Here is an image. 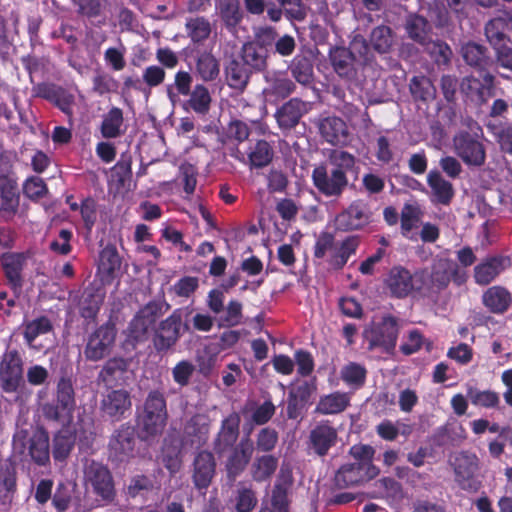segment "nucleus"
Returning a JSON list of instances; mask_svg holds the SVG:
<instances>
[{"label": "nucleus", "mask_w": 512, "mask_h": 512, "mask_svg": "<svg viewBox=\"0 0 512 512\" xmlns=\"http://www.w3.org/2000/svg\"><path fill=\"white\" fill-rule=\"evenodd\" d=\"M511 21L509 13H503L491 19L485 26V34L493 47L503 44L506 38L505 31Z\"/></svg>", "instance_id": "36"}, {"label": "nucleus", "mask_w": 512, "mask_h": 512, "mask_svg": "<svg viewBox=\"0 0 512 512\" xmlns=\"http://www.w3.org/2000/svg\"><path fill=\"white\" fill-rule=\"evenodd\" d=\"M212 98L207 87L202 84L194 86L189 93L186 104L198 114H206L210 109Z\"/></svg>", "instance_id": "44"}, {"label": "nucleus", "mask_w": 512, "mask_h": 512, "mask_svg": "<svg viewBox=\"0 0 512 512\" xmlns=\"http://www.w3.org/2000/svg\"><path fill=\"white\" fill-rule=\"evenodd\" d=\"M126 131L123 110L118 107H111L102 115L100 132L105 139H115L122 136Z\"/></svg>", "instance_id": "22"}, {"label": "nucleus", "mask_w": 512, "mask_h": 512, "mask_svg": "<svg viewBox=\"0 0 512 512\" xmlns=\"http://www.w3.org/2000/svg\"><path fill=\"white\" fill-rule=\"evenodd\" d=\"M24 438L22 433L17 434L13 440L14 448L16 450L21 449V453L27 449L28 456L37 465L44 466L48 464L50 461L48 433L43 429H37L26 441H24Z\"/></svg>", "instance_id": "5"}, {"label": "nucleus", "mask_w": 512, "mask_h": 512, "mask_svg": "<svg viewBox=\"0 0 512 512\" xmlns=\"http://www.w3.org/2000/svg\"><path fill=\"white\" fill-rule=\"evenodd\" d=\"M131 407L129 393L119 389L109 392L102 400L101 408L110 417L119 418Z\"/></svg>", "instance_id": "23"}, {"label": "nucleus", "mask_w": 512, "mask_h": 512, "mask_svg": "<svg viewBox=\"0 0 512 512\" xmlns=\"http://www.w3.org/2000/svg\"><path fill=\"white\" fill-rule=\"evenodd\" d=\"M195 73L204 82H211L220 74V62L211 51H202L195 58Z\"/></svg>", "instance_id": "28"}, {"label": "nucleus", "mask_w": 512, "mask_h": 512, "mask_svg": "<svg viewBox=\"0 0 512 512\" xmlns=\"http://www.w3.org/2000/svg\"><path fill=\"white\" fill-rule=\"evenodd\" d=\"M460 90L468 98L473 101L484 102L485 101V89L483 83L473 77H464L460 83Z\"/></svg>", "instance_id": "54"}, {"label": "nucleus", "mask_w": 512, "mask_h": 512, "mask_svg": "<svg viewBox=\"0 0 512 512\" xmlns=\"http://www.w3.org/2000/svg\"><path fill=\"white\" fill-rule=\"evenodd\" d=\"M247 155L252 168H262L270 164L274 151L269 142L258 140L250 146Z\"/></svg>", "instance_id": "39"}, {"label": "nucleus", "mask_w": 512, "mask_h": 512, "mask_svg": "<svg viewBox=\"0 0 512 512\" xmlns=\"http://www.w3.org/2000/svg\"><path fill=\"white\" fill-rule=\"evenodd\" d=\"M51 329L50 320L46 317H40L25 326L24 338L31 345L38 336L48 333Z\"/></svg>", "instance_id": "57"}, {"label": "nucleus", "mask_w": 512, "mask_h": 512, "mask_svg": "<svg viewBox=\"0 0 512 512\" xmlns=\"http://www.w3.org/2000/svg\"><path fill=\"white\" fill-rule=\"evenodd\" d=\"M329 163L333 166V170H338L344 175L350 171L355 165V157L343 150H332L328 157Z\"/></svg>", "instance_id": "56"}, {"label": "nucleus", "mask_w": 512, "mask_h": 512, "mask_svg": "<svg viewBox=\"0 0 512 512\" xmlns=\"http://www.w3.org/2000/svg\"><path fill=\"white\" fill-rule=\"evenodd\" d=\"M330 61L335 72L341 77H352L354 74V55L349 49L335 47L330 50Z\"/></svg>", "instance_id": "30"}, {"label": "nucleus", "mask_w": 512, "mask_h": 512, "mask_svg": "<svg viewBox=\"0 0 512 512\" xmlns=\"http://www.w3.org/2000/svg\"><path fill=\"white\" fill-rule=\"evenodd\" d=\"M371 222L369 206L362 200H356L336 216L335 226L338 230L354 231L363 229Z\"/></svg>", "instance_id": "8"}, {"label": "nucleus", "mask_w": 512, "mask_h": 512, "mask_svg": "<svg viewBox=\"0 0 512 512\" xmlns=\"http://www.w3.org/2000/svg\"><path fill=\"white\" fill-rule=\"evenodd\" d=\"M127 369V362L122 358L110 359L102 368L99 377L106 383L116 379L118 375L125 372Z\"/></svg>", "instance_id": "62"}, {"label": "nucleus", "mask_w": 512, "mask_h": 512, "mask_svg": "<svg viewBox=\"0 0 512 512\" xmlns=\"http://www.w3.org/2000/svg\"><path fill=\"white\" fill-rule=\"evenodd\" d=\"M484 307L493 314H504L512 304V294L503 286L486 289L481 297Z\"/></svg>", "instance_id": "20"}, {"label": "nucleus", "mask_w": 512, "mask_h": 512, "mask_svg": "<svg viewBox=\"0 0 512 512\" xmlns=\"http://www.w3.org/2000/svg\"><path fill=\"white\" fill-rule=\"evenodd\" d=\"M24 195L33 200H39L48 193V188L44 180L38 176L27 178L23 184Z\"/></svg>", "instance_id": "59"}, {"label": "nucleus", "mask_w": 512, "mask_h": 512, "mask_svg": "<svg viewBox=\"0 0 512 512\" xmlns=\"http://www.w3.org/2000/svg\"><path fill=\"white\" fill-rule=\"evenodd\" d=\"M455 153L467 165L481 166L485 162V149L483 144L477 141L467 132H461L453 138Z\"/></svg>", "instance_id": "10"}, {"label": "nucleus", "mask_w": 512, "mask_h": 512, "mask_svg": "<svg viewBox=\"0 0 512 512\" xmlns=\"http://www.w3.org/2000/svg\"><path fill=\"white\" fill-rule=\"evenodd\" d=\"M167 414L144 413L141 425L147 436L161 433L166 425Z\"/></svg>", "instance_id": "61"}, {"label": "nucleus", "mask_w": 512, "mask_h": 512, "mask_svg": "<svg viewBox=\"0 0 512 512\" xmlns=\"http://www.w3.org/2000/svg\"><path fill=\"white\" fill-rule=\"evenodd\" d=\"M253 443L250 439H243L229 457L226 467L229 476L235 478L247 466L253 454Z\"/></svg>", "instance_id": "26"}, {"label": "nucleus", "mask_w": 512, "mask_h": 512, "mask_svg": "<svg viewBox=\"0 0 512 512\" xmlns=\"http://www.w3.org/2000/svg\"><path fill=\"white\" fill-rule=\"evenodd\" d=\"M16 490V472L9 464L0 465V497L10 499Z\"/></svg>", "instance_id": "52"}, {"label": "nucleus", "mask_w": 512, "mask_h": 512, "mask_svg": "<svg viewBox=\"0 0 512 512\" xmlns=\"http://www.w3.org/2000/svg\"><path fill=\"white\" fill-rule=\"evenodd\" d=\"M23 376L22 359L16 351L3 355L0 362V382L7 393L17 391Z\"/></svg>", "instance_id": "11"}, {"label": "nucleus", "mask_w": 512, "mask_h": 512, "mask_svg": "<svg viewBox=\"0 0 512 512\" xmlns=\"http://www.w3.org/2000/svg\"><path fill=\"white\" fill-rule=\"evenodd\" d=\"M359 246V237L349 236L342 241L337 253L334 256V265L338 268L343 267L348 261L349 257L356 252Z\"/></svg>", "instance_id": "58"}, {"label": "nucleus", "mask_w": 512, "mask_h": 512, "mask_svg": "<svg viewBox=\"0 0 512 512\" xmlns=\"http://www.w3.org/2000/svg\"><path fill=\"white\" fill-rule=\"evenodd\" d=\"M241 57L244 64L252 70L261 71L267 66V52L255 42H248L243 45Z\"/></svg>", "instance_id": "37"}, {"label": "nucleus", "mask_w": 512, "mask_h": 512, "mask_svg": "<svg viewBox=\"0 0 512 512\" xmlns=\"http://www.w3.org/2000/svg\"><path fill=\"white\" fill-rule=\"evenodd\" d=\"M506 259L503 257H491L476 265L474 279L478 285L490 284L505 268Z\"/></svg>", "instance_id": "25"}, {"label": "nucleus", "mask_w": 512, "mask_h": 512, "mask_svg": "<svg viewBox=\"0 0 512 512\" xmlns=\"http://www.w3.org/2000/svg\"><path fill=\"white\" fill-rule=\"evenodd\" d=\"M240 417L236 413L230 414L223 420L221 430L218 434L217 446L219 450H223L227 446H231L237 439L239 430Z\"/></svg>", "instance_id": "42"}, {"label": "nucleus", "mask_w": 512, "mask_h": 512, "mask_svg": "<svg viewBox=\"0 0 512 512\" xmlns=\"http://www.w3.org/2000/svg\"><path fill=\"white\" fill-rule=\"evenodd\" d=\"M336 484L341 487H350L365 482L362 464H345L337 472L335 476Z\"/></svg>", "instance_id": "40"}, {"label": "nucleus", "mask_w": 512, "mask_h": 512, "mask_svg": "<svg viewBox=\"0 0 512 512\" xmlns=\"http://www.w3.org/2000/svg\"><path fill=\"white\" fill-rule=\"evenodd\" d=\"M422 45L425 46V50L437 64H448L450 62L452 51L446 43L429 40Z\"/></svg>", "instance_id": "55"}, {"label": "nucleus", "mask_w": 512, "mask_h": 512, "mask_svg": "<svg viewBox=\"0 0 512 512\" xmlns=\"http://www.w3.org/2000/svg\"><path fill=\"white\" fill-rule=\"evenodd\" d=\"M158 307L154 303L144 306L133 318L128 327V337L134 342H143L157 319Z\"/></svg>", "instance_id": "14"}, {"label": "nucleus", "mask_w": 512, "mask_h": 512, "mask_svg": "<svg viewBox=\"0 0 512 512\" xmlns=\"http://www.w3.org/2000/svg\"><path fill=\"white\" fill-rule=\"evenodd\" d=\"M104 300V292L101 288L88 287L84 290L79 309L85 319H94Z\"/></svg>", "instance_id": "29"}, {"label": "nucleus", "mask_w": 512, "mask_h": 512, "mask_svg": "<svg viewBox=\"0 0 512 512\" xmlns=\"http://www.w3.org/2000/svg\"><path fill=\"white\" fill-rule=\"evenodd\" d=\"M427 182L432 190L435 201L447 205L453 198L454 190L452 184L445 180L437 171L429 172Z\"/></svg>", "instance_id": "31"}, {"label": "nucleus", "mask_w": 512, "mask_h": 512, "mask_svg": "<svg viewBox=\"0 0 512 512\" xmlns=\"http://www.w3.org/2000/svg\"><path fill=\"white\" fill-rule=\"evenodd\" d=\"M293 78L301 85H309L313 81V64L307 57H295L289 66Z\"/></svg>", "instance_id": "46"}, {"label": "nucleus", "mask_w": 512, "mask_h": 512, "mask_svg": "<svg viewBox=\"0 0 512 512\" xmlns=\"http://www.w3.org/2000/svg\"><path fill=\"white\" fill-rule=\"evenodd\" d=\"M409 86L411 94L417 100L430 101L436 96V88L434 84L425 76L413 77Z\"/></svg>", "instance_id": "47"}, {"label": "nucleus", "mask_w": 512, "mask_h": 512, "mask_svg": "<svg viewBox=\"0 0 512 512\" xmlns=\"http://www.w3.org/2000/svg\"><path fill=\"white\" fill-rule=\"evenodd\" d=\"M337 440L336 429L328 421L318 423L309 434V447L319 456H325Z\"/></svg>", "instance_id": "18"}, {"label": "nucleus", "mask_w": 512, "mask_h": 512, "mask_svg": "<svg viewBox=\"0 0 512 512\" xmlns=\"http://www.w3.org/2000/svg\"><path fill=\"white\" fill-rule=\"evenodd\" d=\"M216 462L213 454L208 451H200L193 461L192 479L199 490L207 489L215 475Z\"/></svg>", "instance_id": "16"}, {"label": "nucleus", "mask_w": 512, "mask_h": 512, "mask_svg": "<svg viewBox=\"0 0 512 512\" xmlns=\"http://www.w3.org/2000/svg\"><path fill=\"white\" fill-rule=\"evenodd\" d=\"M350 403V396L344 392H334L320 398L316 412L323 415L337 414L344 411Z\"/></svg>", "instance_id": "32"}, {"label": "nucleus", "mask_w": 512, "mask_h": 512, "mask_svg": "<svg viewBox=\"0 0 512 512\" xmlns=\"http://www.w3.org/2000/svg\"><path fill=\"white\" fill-rule=\"evenodd\" d=\"M321 136L332 145H343L348 141V127L345 121L336 116H329L319 123Z\"/></svg>", "instance_id": "21"}, {"label": "nucleus", "mask_w": 512, "mask_h": 512, "mask_svg": "<svg viewBox=\"0 0 512 512\" xmlns=\"http://www.w3.org/2000/svg\"><path fill=\"white\" fill-rule=\"evenodd\" d=\"M25 262L23 254L9 253L2 256V265L6 277L13 289H19L22 285L21 271Z\"/></svg>", "instance_id": "33"}, {"label": "nucleus", "mask_w": 512, "mask_h": 512, "mask_svg": "<svg viewBox=\"0 0 512 512\" xmlns=\"http://www.w3.org/2000/svg\"><path fill=\"white\" fill-rule=\"evenodd\" d=\"M182 329V311L175 310L167 319L161 322L155 346L158 350H167L178 340Z\"/></svg>", "instance_id": "15"}, {"label": "nucleus", "mask_w": 512, "mask_h": 512, "mask_svg": "<svg viewBox=\"0 0 512 512\" xmlns=\"http://www.w3.org/2000/svg\"><path fill=\"white\" fill-rule=\"evenodd\" d=\"M137 438L134 428L122 426L113 435L109 447L111 454L119 461H124L135 454Z\"/></svg>", "instance_id": "17"}, {"label": "nucleus", "mask_w": 512, "mask_h": 512, "mask_svg": "<svg viewBox=\"0 0 512 512\" xmlns=\"http://www.w3.org/2000/svg\"><path fill=\"white\" fill-rule=\"evenodd\" d=\"M342 380L350 387L359 388L361 387L366 378V369L355 362H351L345 365L341 369Z\"/></svg>", "instance_id": "50"}, {"label": "nucleus", "mask_w": 512, "mask_h": 512, "mask_svg": "<svg viewBox=\"0 0 512 512\" xmlns=\"http://www.w3.org/2000/svg\"><path fill=\"white\" fill-rule=\"evenodd\" d=\"M421 212L417 206L405 204L401 211V232L402 235L410 240L415 238L410 235L411 231L417 227L420 221Z\"/></svg>", "instance_id": "48"}, {"label": "nucleus", "mask_w": 512, "mask_h": 512, "mask_svg": "<svg viewBox=\"0 0 512 512\" xmlns=\"http://www.w3.org/2000/svg\"><path fill=\"white\" fill-rule=\"evenodd\" d=\"M461 54L470 66L480 67L485 61V48L473 42L464 44L461 48Z\"/></svg>", "instance_id": "60"}, {"label": "nucleus", "mask_w": 512, "mask_h": 512, "mask_svg": "<svg viewBox=\"0 0 512 512\" xmlns=\"http://www.w3.org/2000/svg\"><path fill=\"white\" fill-rule=\"evenodd\" d=\"M120 266L117 252L113 248H105L99 255V271L106 275L112 274Z\"/></svg>", "instance_id": "63"}, {"label": "nucleus", "mask_w": 512, "mask_h": 512, "mask_svg": "<svg viewBox=\"0 0 512 512\" xmlns=\"http://www.w3.org/2000/svg\"><path fill=\"white\" fill-rule=\"evenodd\" d=\"M278 2L290 22H302L306 19L309 7L302 0H278Z\"/></svg>", "instance_id": "51"}, {"label": "nucleus", "mask_w": 512, "mask_h": 512, "mask_svg": "<svg viewBox=\"0 0 512 512\" xmlns=\"http://www.w3.org/2000/svg\"><path fill=\"white\" fill-rule=\"evenodd\" d=\"M116 329L111 323H106L92 332L87 339L84 349L86 359L99 361L108 356L115 343Z\"/></svg>", "instance_id": "6"}, {"label": "nucleus", "mask_w": 512, "mask_h": 512, "mask_svg": "<svg viewBox=\"0 0 512 512\" xmlns=\"http://www.w3.org/2000/svg\"><path fill=\"white\" fill-rule=\"evenodd\" d=\"M162 461L170 473H177L182 465L181 442L176 437L165 439L162 449Z\"/></svg>", "instance_id": "35"}, {"label": "nucleus", "mask_w": 512, "mask_h": 512, "mask_svg": "<svg viewBox=\"0 0 512 512\" xmlns=\"http://www.w3.org/2000/svg\"><path fill=\"white\" fill-rule=\"evenodd\" d=\"M192 76L187 71H178L174 82L166 85V94L170 102L175 105L181 96H188L191 92Z\"/></svg>", "instance_id": "38"}, {"label": "nucleus", "mask_w": 512, "mask_h": 512, "mask_svg": "<svg viewBox=\"0 0 512 512\" xmlns=\"http://www.w3.org/2000/svg\"><path fill=\"white\" fill-rule=\"evenodd\" d=\"M213 31L211 21L205 16H190L185 20V32L193 44H203Z\"/></svg>", "instance_id": "24"}, {"label": "nucleus", "mask_w": 512, "mask_h": 512, "mask_svg": "<svg viewBox=\"0 0 512 512\" xmlns=\"http://www.w3.org/2000/svg\"><path fill=\"white\" fill-rule=\"evenodd\" d=\"M467 397L474 406L485 409H496L500 406V396L492 390H479L468 387Z\"/></svg>", "instance_id": "43"}, {"label": "nucleus", "mask_w": 512, "mask_h": 512, "mask_svg": "<svg viewBox=\"0 0 512 512\" xmlns=\"http://www.w3.org/2000/svg\"><path fill=\"white\" fill-rule=\"evenodd\" d=\"M250 78V72L238 61L233 60L226 68L228 85L236 90L243 91Z\"/></svg>", "instance_id": "45"}, {"label": "nucleus", "mask_w": 512, "mask_h": 512, "mask_svg": "<svg viewBox=\"0 0 512 512\" xmlns=\"http://www.w3.org/2000/svg\"><path fill=\"white\" fill-rule=\"evenodd\" d=\"M406 31L411 39L424 44L427 41L428 22L422 16L412 15L409 16L406 25Z\"/></svg>", "instance_id": "49"}, {"label": "nucleus", "mask_w": 512, "mask_h": 512, "mask_svg": "<svg viewBox=\"0 0 512 512\" xmlns=\"http://www.w3.org/2000/svg\"><path fill=\"white\" fill-rule=\"evenodd\" d=\"M83 483L86 493L93 494L101 505L112 503L116 497L114 480L109 469L100 462L85 460Z\"/></svg>", "instance_id": "1"}, {"label": "nucleus", "mask_w": 512, "mask_h": 512, "mask_svg": "<svg viewBox=\"0 0 512 512\" xmlns=\"http://www.w3.org/2000/svg\"><path fill=\"white\" fill-rule=\"evenodd\" d=\"M264 80L265 86L261 93L264 104H276L290 96L296 89L294 82L281 71L267 72Z\"/></svg>", "instance_id": "9"}, {"label": "nucleus", "mask_w": 512, "mask_h": 512, "mask_svg": "<svg viewBox=\"0 0 512 512\" xmlns=\"http://www.w3.org/2000/svg\"><path fill=\"white\" fill-rule=\"evenodd\" d=\"M450 463L458 485L464 490L477 491L480 487V481L477 479L480 462L477 455L461 451L451 457Z\"/></svg>", "instance_id": "2"}, {"label": "nucleus", "mask_w": 512, "mask_h": 512, "mask_svg": "<svg viewBox=\"0 0 512 512\" xmlns=\"http://www.w3.org/2000/svg\"><path fill=\"white\" fill-rule=\"evenodd\" d=\"M309 109V103L299 98H292L280 106L274 116L281 130L290 131L298 125Z\"/></svg>", "instance_id": "12"}, {"label": "nucleus", "mask_w": 512, "mask_h": 512, "mask_svg": "<svg viewBox=\"0 0 512 512\" xmlns=\"http://www.w3.org/2000/svg\"><path fill=\"white\" fill-rule=\"evenodd\" d=\"M312 180L316 189L326 197H340L348 186V177L344 173L325 165H318L312 171Z\"/></svg>", "instance_id": "7"}, {"label": "nucleus", "mask_w": 512, "mask_h": 512, "mask_svg": "<svg viewBox=\"0 0 512 512\" xmlns=\"http://www.w3.org/2000/svg\"><path fill=\"white\" fill-rule=\"evenodd\" d=\"M278 467V459L272 455L255 458L251 465V476L256 482H263L274 474Z\"/></svg>", "instance_id": "41"}, {"label": "nucleus", "mask_w": 512, "mask_h": 512, "mask_svg": "<svg viewBox=\"0 0 512 512\" xmlns=\"http://www.w3.org/2000/svg\"><path fill=\"white\" fill-rule=\"evenodd\" d=\"M398 333L397 319L392 316H385L381 322L373 323L365 329L364 338L368 342L370 350L382 347L384 351L389 352L396 346Z\"/></svg>", "instance_id": "3"}, {"label": "nucleus", "mask_w": 512, "mask_h": 512, "mask_svg": "<svg viewBox=\"0 0 512 512\" xmlns=\"http://www.w3.org/2000/svg\"><path fill=\"white\" fill-rule=\"evenodd\" d=\"M370 43L377 52H388L393 43L391 29L387 26L374 28L370 35Z\"/></svg>", "instance_id": "53"}, {"label": "nucleus", "mask_w": 512, "mask_h": 512, "mask_svg": "<svg viewBox=\"0 0 512 512\" xmlns=\"http://www.w3.org/2000/svg\"><path fill=\"white\" fill-rule=\"evenodd\" d=\"M215 13L229 32H236L237 26L244 18L239 0H214Z\"/></svg>", "instance_id": "19"}, {"label": "nucleus", "mask_w": 512, "mask_h": 512, "mask_svg": "<svg viewBox=\"0 0 512 512\" xmlns=\"http://www.w3.org/2000/svg\"><path fill=\"white\" fill-rule=\"evenodd\" d=\"M419 277L427 281L428 289L442 290L448 286L451 278L460 285L464 279L459 275L457 264L447 258H438L433 261L431 270H423Z\"/></svg>", "instance_id": "4"}, {"label": "nucleus", "mask_w": 512, "mask_h": 512, "mask_svg": "<svg viewBox=\"0 0 512 512\" xmlns=\"http://www.w3.org/2000/svg\"><path fill=\"white\" fill-rule=\"evenodd\" d=\"M386 284L396 297H405L413 290L412 275L403 267H393L388 275Z\"/></svg>", "instance_id": "27"}, {"label": "nucleus", "mask_w": 512, "mask_h": 512, "mask_svg": "<svg viewBox=\"0 0 512 512\" xmlns=\"http://www.w3.org/2000/svg\"><path fill=\"white\" fill-rule=\"evenodd\" d=\"M210 420L205 414H196L191 417L184 427V434L191 437V445L201 444L209 432Z\"/></svg>", "instance_id": "34"}, {"label": "nucleus", "mask_w": 512, "mask_h": 512, "mask_svg": "<svg viewBox=\"0 0 512 512\" xmlns=\"http://www.w3.org/2000/svg\"><path fill=\"white\" fill-rule=\"evenodd\" d=\"M291 483L290 470L282 467L272 490L270 504H262L258 512H289L288 488Z\"/></svg>", "instance_id": "13"}, {"label": "nucleus", "mask_w": 512, "mask_h": 512, "mask_svg": "<svg viewBox=\"0 0 512 512\" xmlns=\"http://www.w3.org/2000/svg\"><path fill=\"white\" fill-rule=\"evenodd\" d=\"M506 444L512 446V429L509 427H503L498 438L489 443L490 455L494 458H499L503 454Z\"/></svg>", "instance_id": "64"}]
</instances>
